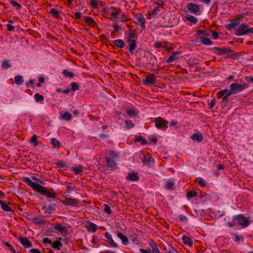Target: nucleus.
<instances>
[{
    "label": "nucleus",
    "instance_id": "f257e3e1",
    "mask_svg": "<svg viewBox=\"0 0 253 253\" xmlns=\"http://www.w3.org/2000/svg\"><path fill=\"white\" fill-rule=\"evenodd\" d=\"M23 181L25 182L29 186L31 187L34 190L43 195L47 198L55 199L56 193L55 192H51L46 189V187L42 186L37 183L32 181L29 177H24Z\"/></svg>",
    "mask_w": 253,
    "mask_h": 253
},
{
    "label": "nucleus",
    "instance_id": "f03ea898",
    "mask_svg": "<svg viewBox=\"0 0 253 253\" xmlns=\"http://www.w3.org/2000/svg\"><path fill=\"white\" fill-rule=\"evenodd\" d=\"M107 156L105 158V161L106 163V166L112 169L115 168L117 166V163L115 162L116 158L118 157V154L115 152L111 150L106 151Z\"/></svg>",
    "mask_w": 253,
    "mask_h": 253
},
{
    "label": "nucleus",
    "instance_id": "7ed1b4c3",
    "mask_svg": "<svg viewBox=\"0 0 253 253\" xmlns=\"http://www.w3.org/2000/svg\"><path fill=\"white\" fill-rule=\"evenodd\" d=\"M127 36V42L129 43L127 47L128 50L131 53H133L137 46L136 40L138 38V35L136 33H129Z\"/></svg>",
    "mask_w": 253,
    "mask_h": 253
},
{
    "label": "nucleus",
    "instance_id": "20e7f679",
    "mask_svg": "<svg viewBox=\"0 0 253 253\" xmlns=\"http://www.w3.org/2000/svg\"><path fill=\"white\" fill-rule=\"evenodd\" d=\"M249 87V85L247 84H239V83H233L230 85V89H228L229 93L235 94L241 92L245 88Z\"/></svg>",
    "mask_w": 253,
    "mask_h": 253
},
{
    "label": "nucleus",
    "instance_id": "39448f33",
    "mask_svg": "<svg viewBox=\"0 0 253 253\" xmlns=\"http://www.w3.org/2000/svg\"><path fill=\"white\" fill-rule=\"evenodd\" d=\"M249 33H253V28H250L245 23L241 24L239 27L235 30V34L237 36H243Z\"/></svg>",
    "mask_w": 253,
    "mask_h": 253
},
{
    "label": "nucleus",
    "instance_id": "423d86ee",
    "mask_svg": "<svg viewBox=\"0 0 253 253\" xmlns=\"http://www.w3.org/2000/svg\"><path fill=\"white\" fill-rule=\"evenodd\" d=\"M237 220L238 224L242 225L243 227H246L250 225L249 219L245 216L243 214L234 215L233 217V221L235 222Z\"/></svg>",
    "mask_w": 253,
    "mask_h": 253
},
{
    "label": "nucleus",
    "instance_id": "0eeeda50",
    "mask_svg": "<svg viewBox=\"0 0 253 253\" xmlns=\"http://www.w3.org/2000/svg\"><path fill=\"white\" fill-rule=\"evenodd\" d=\"M155 126L157 128L166 129L168 127V121L161 117L156 118L154 121Z\"/></svg>",
    "mask_w": 253,
    "mask_h": 253
},
{
    "label": "nucleus",
    "instance_id": "6e6552de",
    "mask_svg": "<svg viewBox=\"0 0 253 253\" xmlns=\"http://www.w3.org/2000/svg\"><path fill=\"white\" fill-rule=\"evenodd\" d=\"M163 6L160 4H158L155 7H154L152 10L149 11L146 14V17L147 19H150L151 18L158 17V15H161V11L163 9Z\"/></svg>",
    "mask_w": 253,
    "mask_h": 253
},
{
    "label": "nucleus",
    "instance_id": "1a4fd4ad",
    "mask_svg": "<svg viewBox=\"0 0 253 253\" xmlns=\"http://www.w3.org/2000/svg\"><path fill=\"white\" fill-rule=\"evenodd\" d=\"M56 200H58L65 206L78 207L80 203L79 200L76 198H66L64 200H61L58 198H57Z\"/></svg>",
    "mask_w": 253,
    "mask_h": 253
},
{
    "label": "nucleus",
    "instance_id": "9d476101",
    "mask_svg": "<svg viewBox=\"0 0 253 253\" xmlns=\"http://www.w3.org/2000/svg\"><path fill=\"white\" fill-rule=\"evenodd\" d=\"M133 15L135 18V21H134L135 23L139 24L141 27L142 31L145 30V23H146V19L145 17L143 16L141 13L134 14Z\"/></svg>",
    "mask_w": 253,
    "mask_h": 253
},
{
    "label": "nucleus",
    "instance_id": "9b49d317",
    "mask_svg": "<svg viewBox=\"0 0 253 253\" xmlns=\"http://www.w3.org/2000/svg\"><path fill=\"white\" fill-rule=\"evenodd\" d=\"M67 4L71 8H75L77 11L83 9L84 6L81 1H67Z\"/></svg>",
    "mask_w": 253,
    "mask_h": 253
},
{
    "label": "nucleus",
    "instance_id": "f8f14e48",
    "mask_svg": "<svg viewBox=\"0 0 253 253\" xmlns=\"http://www.w3.org/2000/svg\"><path fill=\"white\" fill-rule=\"evenodd\" d=\"M229 91L228 89H224L221 91H219L217 94V97L218 98H221L222 102H225L228 101V97L232 95L229 93Z\"/></svg>",
    "mask_w": 253,
    "mask_h": 253
},
{
    "label": "nucleus",
    "instance_id": "ddd939ff",
    "mask_svg": "<svg viewBox=\"0 0 253 253\" xmlns=\"http://www.w3.org/2000/svg\"><path fill=\"white\" fill-rule=\"evenodd\" d=\"M241 22V17H238L234 19H232L230 20V23L229 24H226L225 26V27L226 29L228 30H231L233 29H235L236 27H237Z\"/></svg>",
    "mask_w": 253,
    "mask_h": 253
},
{
    "label": "nucleus",
    "instance_id": "4468645a",
    "mask_svg": "<svg viewBox=\"0 0 253 253\" xmlns=\"http://www.w3.org/2000/svg\"><path fill=\"white\" fill-rule=\"evenodd\" d=\"M55 8H51L48 11V12L53 17L56 18L57 19H61V17L60 15V13L61 8V6L56 5Z\"/></svg>",
    "mask_w": 253,
    "mask_h": 253
},
{
    "label": "nucleus",
    "instance_id": "2eb2a0df",
    "mask_svg": "<svg viewBox=\"0 0 253 253\" xmlns=\"http://www.w3.org/2000/svg\"><path fill=\"white\" fill-rule=\"evenodd\" d=\"M214 52L218 55H224L227 53L231 52L232 50L226 47L220 48L219 47H214L212 48Z\"/></svg>",
    "mask_w": 253,
    "mask_h": 253
},
{
    "label": "nucleus",
    "instance_id": "dca6fc26",
    "mask_svg": "<svg viewBox=\"0 0 253 253\" xmlns=\"http://www.w3.org/2000/svg\"><path fill=\"white\" fill-rule=\"evenodd\" d=\"M187 8L190 12L195 14V15L199 14L200 8L198 4L192 2L189 3L187 5Z\"/></svg>",
    "mask_w": 253,
    "mask_h": 253
},
{
    "label": "nucleus",
    "instance_id": "f3484780",
    "mask_svg": "<svg viewBox=\"0 0 253 253\" xmlns=\"http://www.w3.org/2000/svg\"><path fill=\"white\" fill-rule=\"evenodd\" d=\"M156 82V76L154 74H150L146 76L145 79L143 81V83L145 85H153Z\"/></svg>",
    "mask_w": 253,
    "mask_h": 253
},
{
    "label": "nucleus",
    "instance_id": "a211bd4d",
    "mask_svg": "<svg viewBox=\"0 0 253 253\" xmlns=\"http://www.w3.org/2000/svg\"><path fill=\"white\" fill-rule=\"evenodd\" d=\"M105 237L107 238L106 242L109 244V245L113 248H118L117 244L113 240L112 235L108 232H106L104 233Z\"/></svg>",
    "mask_w": 253,
    "mask_h": 253
},
{
    "label": "nucleus",
    "instance_id": "6ab92c4d",
    "mask_svg": "<svg viewBox=\"0 0 253 253\" xmlns=\"http://www.w3.org/2000/svg\"><path fill=\"white\" fill-rule=\"evenodd\" d=\"M82 18L84 19L85 23L91 28H95L97 26L96 22L92 17L89 16H83Z\"/></svg>",
    "mask_w": 253,
    "mask_h": 253
},
{
    "label": "nucleus",
    "instance_id": "aec40b11",
    "mask_svg": "<svg viewBox=\"0 0 253 253\" xmlns=\"http://www.w3.org/2000/svg\"><path fill=\"white\" fill-rule=\"evenodd\" d=\"M181 52L176 51L172 52L171 55L167 59V62L170 64L179 58Z\"/></svg>",
    "mask_w": 253,
    "mask_h": 253
},
{
    "label": "nucleus",
    "instance_id": "412c9836",
    "mask_svg": "<svg viewBox=\"0 0 253 253\" xmlns=\"http://www.w3.org/2000/svg\"><path fill=\"white\" fill-rule=\"evenodd\" d=\"M114 44L109 43V46H111L113 48H116L117 46L118 48H123L125 46V43L123 40L118 39L113 41Z\"/></svg>",
    "mask_w": 253,
    "mask_h": 253
},
{
    "label": "nucleus",
    "instance_id": "4be33fe9",
    "mask_svg": "<svg viewBox=\"0 0 253 253\" xmlns=\"http://www.w3.org/2000/svg\"><path fill=\"white\" fill-rule=\"evenodd\" d=\"M56 205L53 203H51L48 205L47 207L46 206H42V209L45 210L44 213L51 214L54 212L56 210Z\"/></svg>",
    "mask_w": 253,
    "mask_h": 253
},
{
    "label": "nucleus",
    "instance_id": "5701e85b",
    "mask_svg": "<svg viewBox=\"0 0 253 253\" xmlns=\"http://www.w3.org/2000/svg\"><path fill=\"white\" fill-rule=\"evenodd\" d=\"M18 240L20 241V243L24 248H30L32 247V243L30 242L27 238L20 237L18 238Z\"/></svg>",
    "mask_w": 253,
    "mask_h": 253
},
{
    "label": "nucleus",
    "instance_id": "b1692460",
    "mask_svg": "<svg viewBox=\"0 0 253 253\" xmlns=\"http://www.w3.org/2000/svg\"><path fill=\"white\" fill-rule=\"evenodd\" d=\"M86 222L88 224L86 226L88 232H95L97 230L98 227L96 224L88 220Z\"/></svg>",
    "mask_w": 253,
    "mask_h": 253
},
{
    "label": "nucleus",
    "instance_id": "393cba45",
    "mask_svg": "<svg viewBox=\"0 0 253 253\" xmlns=\"http://www.w3.org/2000/svg\"><path fill=\"white\" fill-rule=\"evenodd\" d=\"M54 229L60 232L62 234H67L68 230L65 226H63L60 224H56L53 227Z\"/></svg>",
    "mask_w": 253,
    "mask_h": 253
},
{
    "label": "nucleus",
    "instance_id": "a878e982",
    "mask_svg": "<svg viewBox=\"0 0 253 253\" xmlns=\"http://www.w3.org/2000/svg\"><path fill=\"white\" fill-rule=\"evenodd\" d=\"M126 179L132 181H137L139 179V176L137 173L130 172L128 173L126 177Z\"/></svg>",
    "mask_w": 253,
    "mask_h": 253
},
{
    "label": "nucleus",
    "instance_id": "bb28decb",
    "mask_svg": "<svg viewBox=\"0 0 253 253\" xmlns=\"http://www.w3.org/2000/svg\"><path fill=\"white\" fill-rule=\"evenodd\" d=\"M165 189L169 190L174 189V182L173 179H169L166 182Z\"/></svg>",
    "mask_w": 253,
    "mask_h": 253
},
{
    "label": "nucleus",
    "instance_id": "cd10ccee",
    "mask_svg": "<svg viewBox=\"0 0 253 253\" xmlns=\"http://www.w3.org/2000/svg\"><path fill=\"white\" fill-rule=\"evenodd\" d=\"M32 220L33 223L37 225H44L47 223L46 220H43L39 217L33 218Z\"/></svg>",
    "mask_w": 253,
    "mask_h": 253
},
{
    "label": "nucleus",
    "instance_id": "c85d7f7f",
    "mask_svg": "<svg viewBox=\"0 0 253 253\" xmlns=\"http://www.w3.org/2000/svg\"><path fill=\"white\" fill-rule=\"evenodd\" d=\"M117 236L122 240V244L124 245H127L128 244V238L125 236L122 232H118Z\"/></svg>",
    "mask_w": 253,
    "mask_h": 253
},
{
    "label": "nucleus",
    "instance_id": "c756f323",
    "mask_svg": "<svg viewBox=\"0 0 253 253\" xmlns=\"http://www.w3.org/2000/svg\"><path fill=\"white\" fill-rule=\"evenodd\" d=\"M193 140L197 141L198 142H202L203 140V136L200 133H194L191 137Z\"/></svg>",
    "mask_w": 253,
    "mask_h": 253
},
{
    "label": "nucleus",
    "instance_id": "7c9ffc66",
    "mask_svg": "<svg viewBox=\"0 0 253 253\" xmlns=\"http://www.w3.org/2000/svg\"><path fill=\"white\" fill-rule=\"evenodd\" d=\"M197 35L199 39L203 38L202 36H209L210 34L207 30H198L197 31Z\"/></svg>",
    "mask_w": 253,
    "mask_h": 253
},
{
    "label": "nucleus",
    "instance_id": "2f4dec72",
    "mask_svg": "<svg viewBox=\"0 0 253 253\" xmlns=\"http://www.w3.org/2000/svg\"><path fill=\"white\" fill-rule=\"evenodd\" d=\"M141 160L142 163L146 165H149L151 162L154 161L153 158L150 156H144Z\"/></svg>",
    "mask_w": 253,
    "mask_h": 253
},
{
    "label": "nucleus",
    "instance_id": "473e14b6",
    "mask_svg": "<svg viewBox=\"0 0 253 253\" xmlns=\"http://www.w3.org/2000/svg\"><path fill=\"white\" fill-rule=\"evenodd\" d=\"M182 240H183L184 244L188 245L189 247L193 246V243L190 237H188L187 236L184 235L182 237Z\"/></svg>",
    "mask_w": 253,
    "mask_h": 253
},
{
    "label": "nucleus",
    "instance_id": "72a5a7b5",
    "mask_svg": "<svg viewBox=\"0 0 253 253\" xmlns=\"http://www.w3.org/2000/svg\"><path fill=\"white\" fill-rule=\"evenodd\" d=\"M83 167L81 165H79V167H72L71 168L72 171L76 175L79 174L83 172Z\"/></svg>",
    "mask_w": 253,
    "mask_h": 253
},
{
    "label": "nucleus",
    "instance_id": "f704fd0d",
    "mask_svg": "<svg viewBox=\"0 0 253 253\" xmlns=\"http://www.w3.org/2000/svg\"><path fill=\"white\" fill-rule=\"evenodd\" d=\"M0 205H1V209L6 211H12L11 208L8 206V205L0 199Z\"/></svg>",
    "mask_w": 253,
    "mask_h": 253
},
{
    "label": "nucleus",
    "instance_id": "c9c22d12",
    "mask_svg": "<svg viewBox=\"0 0 253 253\" xmlns=\"http://www.w3.org/2000/svg\"><path fill=\"white\" fill-rule=\"evenodd\" d=\"M150 246L152 249L153 253H159V250L157 247V244L155 242L152 240L151 243H150Z\"/></svg>",
    "mask_w": 253,
    "mask_h": 253
},
{
    "label": "nucleus",
    "instance_id": "e433bc0d",
    "mask_svg": "<svg viewBox=\"0 0 253 253\" xmlns=\"http://www.w3.org/2000/svg\"><path fill=\"white\" fill-rule=\"evenodd\" d=\"M135 142H141V145H146L147 144V141L146 139H144L142 136H137L135 137Z\"/></svg>",
    "mask_w": 253,
    "mask_h": 253
},
{
    "label": "nucleus",
    "instance_id": "4c0bfd02",
    "mask_svg": "<svg viewBox=\"0 0 253 253\" xmlns=\"http://www.w3.org/2000/svg\"><path fill=\"white\" fill-rule=\"evenodd\" d=\"M62 74L66 78H73L74 77V73L72 72L68 71L67 69H64Z\"/></svg>",
    "mask_w": 253,
    "mask_h": 253
},
{
    "label": "nucleus",
    "instance_id": "58836bf2",
    "mask_svg": "<svg viewBox=\"0 0 253 253\" xmlns=\"http://www.w3.org/2000/svg\"><path fill=\"white\" fill-rule=\"evenodd\" d=\"M51 143L53 145V148H57L59 149L60 147V142L55 138H52L51 140Z\"/></svg>",
    "mask_w": 253,
    "mask_h": 253
},
{
    "label": "nucleus",
    "instance_id": "ea45409f",
    "mask_svg": "<svg viewBox=\"0 0 253 253\" xmlns=\"http://www.w3.org/2000/svg\"><path fill=\"white\" fill-rule=\"evenodd\" d=\"M198 196V192L196 191L190 190L187 192L186 197L188 199L196 197Z\"/></svg>",
    "mask_w": 253,
    "mask_h": 253
},
{
    "label": "nucleus",
    "instance_id": "a19ab883",
    "mask_svg": "<svg viewBox=\"0 0 253 253\" xmlns=\"http://www.w3.org/2000/svg\"><path fill=\"white\" fill-rule=\"evenodd\" d=\"M15 83L17 85L22 84L24 82L23 77L20 75L16 76L14 78Z\"/></svg>",
    "mask_w": 253,
    "mask_h": 253
},
{
    "label": "nucleus",
    "instance_id": "79ce46f5",
    "mask_svg": "<svg viewBox=\"0 0 253 253\" xmlns=\"http://www.w3.org/2000/svg\"><path fill=\"white\" fill-rule=\"evenodd\" d=\"M1 66L2 68L7 69L11 67V64L9 63V61L7 59H4L2 61Z\"/></svg>",
    "mask_w": 253,
    "mask_h": 253
},
{
    "label": "nucleus",
    "instance_id": "37998d69",
    "mask_svg": "<svg viewBox=\"0 0 253 253\" xmlns=\"http://www.w3.org/2000/svg\"><path fill=\"white\" fill-rule=\"evenodd\" d=\"M185 18L187 20L191 22L193 24H196L198 19L195 16L187 14V16H185Z\"/></svg>",
    "mask_w": 253,
    "mask_h": 253
},
{
    "label": "nucleus",
    "instance_id": "c03bdc74",
    "mask_svg": "<svg viewBox=\"0 0 253 253\" xmlns=\"http://www.w3.org/2000/svg\"><path fill=\"white\" fill-rule=\"evenodd\" d=\"M52 247L54 249L60 250L62 246V244L60 241H56L52 243Z\"/></svg>",
    "mask_w": 253,
    "mask_h": 253
},
{
    "label": "nucleus",
    "instance_id": "a18cd8bd",
    "mask_svg": "<svg viewBox=\"0 0 253 253\" xmlns=\"http://www.w3.org/2000/svg\"><path fill=\"white\" fill-rule=\"evenodd\" d=\"M126 112L127 114L130 117H136L137 115V112L132 109H128L126 110Z\"/></svg>",
    "mask_w": 253,
    "mask_h": 253
},
{
    "label": "nucleus",
    "instance_id": "49530a36",
    "mask_svg": "<svg viewBox=\"0 0 253 253\" xmlns=\"http://www.w3.org/2000/svg\"><path fill=\"white\" fill-rule=\"evenodd\" d=\"M125 128L126 129H130L134 126V124L131 120H126L125 121Z\"/></svg>",
    "mask_w": 253,
    "mask_h": 253
},
{
    "label": "nucleus",
    "instance_id": "de8ad7c7",
    "mask_svg": "<svg viewBox=\"0 0 253 253\" xmlns=\"http://www.w3.org/2000/svg\"><path fill=\"white\" fill-rule=\"evenodd\" d=\"M35 100L36 101L38 102H42L44 100V97L43 95L40 94L39 93H37L34 95Z\"/></svg>",
    "mask_w": 253,
    "mask_h": 253
},
{
    "label": "nucleus",
    "instance_id": "09e8293b",
    "mask_svg": "<svg viewBox=\"0 0 253 253\" xmlns=\"http://www.w3.org/2000/svg\"><path fill=\"white\" fill-rule=\"evenodd\" d=\"M201 39V43L205 45H211L212 43V41L209 38H203Z\"/></svg>",
    "mask_w": 253,
    "mask_h": 253
},
{
    "label": "nucleus",
    "instance_id": "8fccbe9b",
    "mask_svg": "<svg viewBox=\"0 0 253 253\" xmlns=\"http://www.w3.org/2000/svg\"><path fill=\"white\" fill-rule=\"evenodd\" d=\"M62 118L66 121H70L72 118V116L69 112H66L62 115Z\"/></svg>",
    "mask_w": 253,
    "mask_h": 253
},
{
    "label": "nucleus",
    "instance_id": "3c124183",
    "mask_svg": "<svg viewBox=\"0 0 253 253\" xmlns=\"http://www.w3.org/2000/svg\"><path fill=\"white\" fill-rule=\"evenodd\" d=\"M195 181L202 187H205L206 185V182L204 179L201 177H197Z\"/></svg>",
    "mask_w": 253,
    "mask_h": 253
},
{
    "label": "nucleus",
    "instance_id": "603ef678",
    "mask_svg": "<svg viewBox=\"0 0 253 253\" xmlns=\"http://www.w3.org/2000/svg\"><path fill=\"white\" fill-rule=\"evenodd\" d=\"M35 80L30 79L28 82H26L25 85L27 87H31L33 88H35Z\"/></svg>",
    "mask_w": 253,
    "mask_h": 253
},
{
    "label": "nucleus",
    "instance_id": "864d4df0",
    "mask_svg": "<svg viewBox=\"0 0 253 253\" xmlns=\"http://www.w3.org/2000/svg\"><path fill=\"white\" fill-rule=\"evenodd\" d=\"M30 142L32 143H33L34 146H36L38 145V138L36 134H34L33 136L31 137Z\"/></svg>",
    "mask_w": 253,
    "mask_h": 253
},
{
    "label": "nucleus",
    "instance_id": "5fc2aeb1",
    "mask_svg": "<svg viewBox=\"0 0 253 253\" xmlns=\"http://www.w3.org/2000/svg\"><path fill=\"white\" fill-rule=\"evenodd\" d=\"M71 87V90L72 91H76L79 89V85L76 82H72L70 84Z\"/></svg>",
    "mask_w": 253,
    "mask_h": 253
},
{
    "label": "nucleus",
    "instance_id": "6e6d98bb",
    "mask_svg": "<svg viewBox=\"0 0 253 253\" xmlns=\"http://www.w3.org/2000/svg\"><path fill=\"white\" fill-rule=\"evenodd\" d=\"M56 167L59 168H63L66 166L65 162L63 160H60L57 161L55 164Z\"/></svg>",
    "mask_w": 253,
    "mask_h": 253
},
{
    "label": "nucleus",
    "instance_id": "4d7b16f0",
    "mask_svg": "<svg viewBox=\"0 0 253 253\" xmlns=\"http://www.w3.org/2000/svg\"><path fill=\"white\" fill-rule=\"evenodd\" d=\"M235 237L234 241L237 243H239L241 240L244 241V238L242 236H239L236 233L233 234Z\"/></svg>",
    "mask_w": 253,
    "mask_h": 253
},
{
    "label": "nucleus",
    "instance_id": "13d9d810",
    "mask_svg": "<svg viewBox=\"0 0 253 253\" xmlns=\"http://www.w3.org/2000/svg\"><path fill=\"white\" fill-rule=\"evenodd\" d=\"M10 2L13 6L15 7L16 10H20L22 8L21 5L16 1H10Z\"/></svg>",
    "mask_w": 253,
    "mask_h": 253
},
{
    "label": "nucleus",
    "instance_id": "bf43d9fd",
    "mask_svg": "<svg viewBox=\"0 0 253 253\" xmlns=\"http://www.w3.org/2000/svg\"><path fill=\"white\" fill-rule=\"evenodd\" d=\"M113 27L114 28V30L111 33L112 36H113V35L115 34V32H118L121 29V27L118 25H117L116 24H113Z\"/></svg>",
    "mask_w": 253,
    "mask_h": 253
},
{
    "label": "nucleus",
    "instance_id": "052dcab7",
    "mask_svg": "<svg viewBox=\"0 0 253 253\" xmlns=\"http://www.w3.org/2000/svg\"><path fill=\"white\" fill-rule=\"evenodd\" d=\"M178 218L181 222H186L188 221L187 217L183 214L179 215Z\"/></svg>",
    "mask_w": 253,
    "mask_h": 253
},
{
    "label": "nucleus",
    "instance_id": "680f3d73",
    "mask_svg": "<svg viewBox=\"0 0 253 253\" xmlns=\"http://www.w3.org/2000/svg\"><path fill=\"white\" fill-rule=\"evenodd\" d=\"M128 20H131L130 18H129L127 15L125 14H123L122 16L121 19L120 20V21L122 22H126Z\"/></svg>",
    "mask_w": 253,
    "mask_h": 253
},
{
    "label": "nucleus",
    "instance_id": "e2e57ef3",
    "mask_svg": "<svg viewBox=\"0 0 253 253\" xmlns=\"http://www.w3.org/2000/svg\"><path fill=\"white\" fill-rule=\"evenodd\" d=\"M120 13H121V9L120 8H119V9L118 10H117L116 11L112 12L110 13V15L112 17H113V18H115V17H117L118 15H119Z\"/></svg>",
    "mask_w": 253,
    "mask_h": 253
},
{
    "label": "nucleus",
    "instance_id": "0e129e2a",
    "mask_svg": "<svg viewBox=\"0 0 253 253\" xmlns=\"http://www.w3.org/2000/svg\"><path fill=\"white\" fill-rule=\"evenodd\" d=\"M104 211L107 212L108 214H111L112 213V211H111V208L110 207L107 205V204H105L104 205Z\"/></svg>",
    "mask_w": 253,
    "mask_h": 253
},
{
    "label": "nucleus",
    "instance_id": "69168bd1",
    "mask_svg": "<svg viewBox=\"0 0 253 253\" xmlns=\"http://www.w3.org/2000/svg\"><path fill=\"white\" fill-rule=\"evenodd\" d=\"M150 143H153L154 144H156L158 142V139L156 136H151L149 137Z\"/></svg>",
    "mask_w": 253,
    "mask_h": 253
},
{
    "label": "nucleus",
    "instance_id": "338daca9",
    "mask_svg": "<svg viewBox=\"0 0 253 253\" xmlns=\"http://www.w3.org/2000/svg\"><path fill=\"white\" fill-rule=\"evenodd\" d=\"M4 245H5L6 247L8 248V249L9 251H10L12 253L15 251V250L14 249L12 246H11L10 244H9L8 242L4 243Z\"/></svg>",
    "mask_w": 253,
    "mask_h": 253
},
{
    "label": "nucleus",
    "instance_id": "774afa93",
    "mask_svg": "<svg viewBox=\"0 0 253 253\" xmlns=\"http://www.w3.org/2000/svg\"><path fill=\"white\" fill-rule=\"evenodd\" d=\"M91 243L93 245H96L99 242V239L97 236H93L91 241Z\"/></svg>",
    "mask_w": 253,
    "mask_h": 253
}]
</instances>
